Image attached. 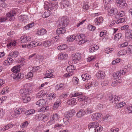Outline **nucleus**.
Listing matches in <instances>:
<instances>
[{
  "instance_id": "f257e3e1",
  "label": "nucleus",
  "mask_w": 132,
  "mask_h": 132,
  "mask_svg": "<svg viewBox=\"0 0 132 132\" xmlns=\"http://www.w3.org/2000/svg\"><path fill=\"white\" fill-rule=\"evenodd\" d=\"M44 4V8L46 9L47 10L49 11L56 9V8L58 6L57 4H55L54 3H51L50 2H45Z\"/></svg>"
},
{
  "instance_id": "f03ea898",
  "label": "nucleus",
  "mask_w": 132,
  "mask_h": 132,
  "mask_svg": "<svg viewBox=\"0 0 132 132\" xmlns=\"http://www.w3.org/2000/svg\"><path fill=\"white\" fill-rule=\"evenodd\" d=\"M87 98V97L86 96L80 97V98H79V97H77L76 98H72L71 99L68 100V103L69 104H70V103L73 105L75 104H76L77 101H81L85 100Z\"/></svg>"
},
{
  "instance_id": "7ed1b4c3",
  "label": "nucleus",
  "mask_w": 132,
  "mask_h": 132,
  "mask_svg": "<svg viewBox=\"0 0 132 132\" xmlns=\"http://www.w3.org/2000/svg\"><path fill=\"white\" fill-rule=\"evenodd\" d=\"M16 14V11L14 10H12L7 13L5 15L6 17L9 18V20L10 21H13L15 19L14 16Z\"/></svg>"
},
{
  "instance_id": "20e7f679",
  "label": "nucleus",
  "mask_w": 132,
  "mask_h": 132,
  "mask_svg": "<svg viewBox=\"0 0 132 132\" xmlns=\"http://www.w3.org/2000/svg\"><path fill=\"white\" fill-rule=\"evenodd\" d=\"M60 26L66 27L69 23V19L65 17H63L59 19Z\"/></svg>"
},
{
  "instance_id": "39448f33",
  "label": "nucleus",
  "mask_w": 132,
  "mask_h": 132,
  "mask_svg": "<svg viewBox=\"0 0 132 132\" xmlns=\"http://www.w3.org/2000/svg\"><path fill=\"white\" fill-rule=\"evenodd\" d=\"M31 92V90L29 89H20L19 93L21 96L29 95Z\"/></svg>"
},
{
  "instance_id": "423d86ee",
  "label": "nucleus",
  "mask_w": 132,
  "mask_h": 132,
  "mask_svg": "<svg viewBox=\"0 0 132 132\" xmlns=\"http://www.w3.org/2000/svg\"><path fill=\"white\" fill-rule=\"evenodd\" d=\"M20 39L21 42L23 43L30 42L31 40V37L29 36L26 35L21 36Z\"/></svg>"
},
{
  "instance_id": "0eeeda50",
  "label": "nucleus",
  "mask_w": 132,
  "mask_h": 132,
  "mask_svg": "<svg viewBox=\"0 0 132 132\" xmlns=\"http://www.w3.org/2000/svg\"><path fill=\"white\" fill-rule=\"evenodd\" d=\"M72 55V60L74 61H78L81 59V54L79 53H76L75 54Z\"/></svg>"
},
{
  "instance_id": "6e6552de",
  "label": "nucleus",
  "mask_w": 132,
  "mask_h": 132,
  "mask_svg": "<svg viewBox=\"0 0 132 132\" xmlns=\"http://www.w3.org/2000/svg\"><path fill=\"white\" fill-rule=\"evenodd\" d=\"M36 105L40 106H44L47 104V101L44 99H40L36 103Z\"/></svg>"
},
{
  "instance_id": "1a4fd4ad",
  "label": "nucleus",
  "mask_w": 132,
  "mask_h": 132,
  "mask_svg": "<svg viewBox=\"0 0 132 132\" xmlns=\"http://www.w3.org/2000/svg\"><path fill=\"white\" fill-rule=\"evenodd\" d=\"M108 12L109 15H112L116 14L118 12V10L116 8H112L108 9Z\"/></svg>"
},
{
  "instance_id": "9d476101",
  "label": "nucleus",
  "mask_w": 132,
  "mask_h": 132,
  "mask_svg": "<svg viewBox=\"0 0 132 132\" xmlns=\"http://www.w3.org/2000/svg\"><path fill=\"white\" fill-rule=\"evenodd\" d=\"M103 20V18L102 17H97L95 19V24L97 25H99L102 23Z\"/></svg>"
},
{
  "instance_id": "9b49d317",
  "label": "nucleus",
  "mask_w": 132,
  "mask_h": 132,
  "mask_svg": "<svg viewBox=\"0 0 132 132\" xmlns=\"http://www.w3.org/2000/svg\"><path fill=\"white\" fill-rule=\"evenodd\" d=\"M125 39L128 41L132 40V33H131V31L128 32L126 33Z\"/></svg>"
},
{
  "instance_id": "f8f14e48",
  "label": "nucleus",
  "mask_w": 132,
  "mask_h": 132,
  "mask_svg": "<svg viewBox=\"0 0 132 132\" xmlns=\"http://www.w3.org/2000/svg\"><path fill=\"white\" fill-rule=\"evenodd\" d=\"M66 31V30L65 27H60L57 29L56 32L57 34L60 35L64 34Z\"/></svg>"
},
{
  "instance_id": "ddd939ff",
  "label": "nucleus",
  "mask_w": 132,
  "mask_h": 132,
  "mask_svg": "<svg viewBox=\"0 0 132 132\" xmlns=\"http://www.w3.org/2000/svg\"><path fill=\"white\" fill-rule=\"evenodd\" d=\"M68 55L66 54L61 53L58 55V59L60 60L66 59L68 56Z\"/></svg>"
},
{
  "instance_id": "4468645a",
  "label": "nucleus",
  "mask_w": 132,
  "mask_h": 132,
  "mask_svg": "<svg viewBox=\"0 0 132 132\" xmlns=\"http://www.w3.org/2000/svg\"><path fill=\"white\" fill-rule=\"evenodd\" d=\"M69 1L65 0L63 1L62 2L61 6L62 8H67L69 7Z\"/></svg>"
},
{
  "instance_id": "2eb2a0df",
  "label": "nucleus",
  "mask_w": 132,
  "mask_h": 132,
  "mask_svg": "<svg viewBox=\"0 0 132 132\" xmlns=\"http://www.w3.org/2000/svg\"><path fill=\"white\" fill-rule=\"evenodd\" d=\"M105 76V74L104 72L101 71H99L96 74V76L97 77L103 78Z\"/></svg>"
},
{
  "instance_id": "dca6fc26",
  "label": "nucleus",
  "mask_w": 132,
  "mask_h": 132,
  "mask_svg": "<svg viewBox=\"0 0 132 132\" xmlns=\"http://www.w3.org/2000/svg\"><path fill=\"white\" fill-rule=\"evenodd\" d=\"M101 115L102 114L100 113L93 114L92 116V118L93 119H98L101 117Z\"/></svg>"
},
{
  "instance_id": "f3484780",
  "label": "nucleus",
  "mask_w": 132,
  "mask_h": 132,
  "mask_svg": "<svg viewBox=\"0 0 132 132\" xmlns=\"http://www.w3.org/2000/svg\"><path fill=\"white\" fill-rule=\"evenodd\" d=\"M82 79L83 81H86L91 78L90 76L87 73L83 74L81 75Z\"/></svg>"
},
{
  "instance_id": "a211bd4d",
  "label": "nucleus",
  "mask_w": 132,
  "mask_h": 132,
  "mask_svg": "<svg viewBox=\"0 0 132 132\" xmlns=\"http://www.w3.org/2000/svg\"><path fill=\"white\" fill-rule=\"evenodd\" d=\"M22 97V100L24 103H27L29 102L30 100V97L29 95L23 96Z\"/></svg>"
},
{
  "instance_id": "6ab92c4d",
  "label": "nucleus",
  "mask_w": 132,
  "mask_h": 132,
  "mask_svg": "<svg viewBox=\"0 0 132 132\" xmlns=\"http://www.w3.org/2000/svg\"><path fill=\"white\" fill-rule=\"evenodd\" d=\"M19 54V53L18 51H15L11 52L9 54V56L12 58L16 57L18 56Z\"/></svg>"
},
{
  "instance_id": "aec40b11",
  "label": "nucleus",
  "mask_w": 132,
  "mask_h": 132,
  "mask_svg": "<svg viewBox=\"0 0 132 132\" xmlns=\"http://www.w3.org/2000/svg\"><path fill=\"white\" fill-rule=\"evenodd\" d=\"M97 125H98V123L97 122H90L89 124L88 127L89 129L92 128H95Z\"/></svg>"
},
{
  "instance_id": "412c9836",
  "label": "nucleus",
  "mask_w": 132,
  "mask_h": 132,
  "mask_svg": "<svg viewBox=\"0 0 132 132\" xmlns=\"http://www.w3.org/2000/svg\"><path fill=\"white\" fill-rule=\"evenodd\" d=\"M46 95L45 92L44 90H42L37 94L36 98H40L43 96H45Z\"/></svg>"
},
{
  "instance_id": "4be33fe9",
  "label": "nucleus",
  "mask_w": 132,
  "mask_h": 132,
  "mask_svg": "<svg viewBox=\"0 0 132 132\" xmlns=\"http://www.w3.org/2000/svg\"><path fill=\"white\" fill-rule=\"evenodd\" d=\"M61 102L60 99H57L56 102L54 103L53 108L54 109H57L60 104Z\"/></svg>"
},
{
  "instance_id": "5701e85b",
  "label": "nucleus",
  "mask_w": 132,
  "mask_h": 132,
  "mask_svg": "<svg viewBox=\"0 0 132 132\" xmlns=\"http://www.w3.org/2000/svg\"><path fill=\"white\" fill-rule=\"evenodd\" d=\"M20 65H18L17 66H14L12 69L11 71L13 72L14 73L18 72L20 70Z\"/></svg>"
},
{
  "instance_id": "b1692460",
  "label": "nucleus",
  "mask_w": 132,
  "mask_h": 132,
  "mask_svg": "<svg viewBox=\"0 0 132 132\" xmlns=\"http://www.w3.org/2000/svg\"><path fill=\"white\" fill-rule=\"evenodd\" d=\"M68 67L67 68V71L68 72L65 75V77H68L69 76H71L73 74V71L70 69H69V70L68 69Z\"/></svg>"
},
{
  "instance_id": "393cba45",
  "label": "nucleus",
  "mask_w": 132,
  "mask_h": 132,
  "mask_svg": "<svg viewBox=\"0 0 132 132\" xmlns=\"http://www.w3.org/2000/svg\"><path fill=\"white\" fill-rule=\"evenodd\" d=\"M85 114V111L83 110H81L77 113L76 116L78 117H81Z\"/></svg>"
},
{
  "instance_id": "a878e982",
  "label": "nucleus",
  "mask_w": 132,
  "mask_h": 132,
  "mask_svg": "<svg viewBox=\"0 0 132 132\" xmlns=\"http://www.w3.org/2000/svg\"><path fill=\"white\" fill-rule=\"evenodd\" d=\"M46 31L44 29H41L37 32V34L40 35H42L46 33Z\"/></svg>"
},
{
  "instance_id": "bb28decb",
  "label": "nucleus",
  "mask_w": 132,
  "mask_h": 132,
  "mask_svg": "<svg viewBox=\"0 0 132 132\" xmlns=\"http://www.w3.org/2000/svg\"><path fill=\"white\" fill-rule=\"evenodd\" d=\"M51 12L50 11L47 10L42 15V17L43 18H46L48 17L51 14Z\"/></svg>"
},
{
  "instance_id": "cd10ccee",
  "label": "nucleus",
  "mask_w": 132,
  "mask_h": 132,
  "mask_svg": "<svg viewBox=\"0 0 132 132\" xmlns=\"http://www.w3.org/2000/svg\"><path fill=\"white\" fill-rule=\"evenodd\" d=\"M11 114L12 117L14 118H16L19 115V114L15 110L12 111L11 112Z\"/></svg>"
},
{
  "instance_id": "c85d7f7f",
  "label": "nucleus",
  "mask_w": 132,
  "mask_h": 132,
  "mask_svg": "<svg viewBox=\"0 0 132 132\" xmlns=\"http://www.w3.org/2000/svg\"><path fill=\"white\" fill-rule=\"evenodd\" d=\"M125 102H121L117 104L116 106L115 107L117 109H119L124 106L125 105Z\"/></svg>"
},
{
  "instance_id": "c756f323",
  "label": "nucleus",
  "mask_w": 132,
  "mask_h": 132,
  "mask_svg": "<svg viewBox=\"0 0 132 132\" xmlns=\"http://www.w3.org/2000/svg\"><path fill=\"white\" fill-rule=\"evenodd\" d=\"M121 30H126V32L130 31H132L131 29H129V26L127 25H125L123 26L121 28Z\"/></svg>"
},
{
  "instance_id": "7c9ffc66",
  "label": "nucleus",
  "mask_w": 132,
  "mask_h": 132,
  "mask_svg": "<svg viewBox=\"0 0 132 132\" xmlns=\"http://www.w3.org/2000/svg\"><path fill=\"white\" fill-rule=\"evenodd\" d=\"M122 34L120 33H118L114 37V40L117 41L122 37Z\"/></svg>"
},
{
  "instance_id": "2f4dec72",
  "label": "nucleus",
  "mask_w": 132,
  "mask_h": 132,
  "mask_svg": "<svg viewBox=\"0 0 132 132\" xmlns=\"http://www.w3.org/2000/svg\"><path fill=\"white\" fill-rule=\"evenodd\" d=\"M59 118L57 114L56 113L53 114V115L51 116V119L53 121H55L57 120Z\"/></svg>"
},
{
  "instance_id": "473e14b6",
  "label": "nucleus",
  "mask_w": 132,
  "mask_h": 132,
  "mask_svg": "<svg viewBox=\"0 0 132 132\" xmlns=\"http://www.w3.org/2000/svg\"><path fill=\"white\" fill-rule=\"evenodd\" d=\"M76 38V36H69L67 37V40L68 42H71L73 41Z\"/></svg>"
},
{
  "instance_id": "72a5a7b5",
  "label": "nucleus",
  "mask_w": 132,
  "mask_h": 132,
  "mask_svg": "<svg viewBox=\"0 0 132 132\" xmlns=\"http://www.w3.org/2000/svg\"><path fill=\"white\" fill-rule=\"evenodd\" d=\"M13 126L12 124H11V123H10L6 125L3 128V131H4L10 128H12Z\"/></svg>"
},
{
  "instance_id": "f704fd0d",
  "label": "nucleus",
  "mask_w": 132,
  "mask_h": 132,
  "mask_svg": "<svg viewBox=\"0 0 132 132\" xmlns=\"http://www.w3.org/2000/svg\"><path fill=\"white\" fill-rule=\"evenodd\" d=\"M76 39L78 38L79 39H85V36L83 34H77L76 36Z\"/></svg>"
},
{
  "instance_id": "c9c22d12",
  "label": "nucleus",
  "mask_w": 132,
  "mask_h": 132,
  "mask_svg": "<svg viewBox=\"0 0 132 132\" xmlns=\"http://www.w3.org/2000/svg\"><path fill=\"white\" fill-rule=\"evenodd\" d=\"M103 130V128L102 127L100 126L97 125V126L95 127V128L94 129L95 131V132H100Z\"/></svg>"
},
{
  "instance_id": "e433bc0d",
  "label": "nucleus",
  "mask_w": 132,
  "mask_h": 132,
  "mask_svg": "<svg viewBox=\"0 0 132 132\" xmlns=\"http://www.w3.org/2000/svg\"><path fill=\"white\" fill-rule=\"evenodd\" d=\"M35 112V110L33 109L29 110L26 111L25 114L26 115L28 116L34 114Z\"/></svg>"
},
{
  "instance_id": "4c0bfd02",
  "label": "nucleus",
  "mask_w": 132,
  "mask_h": 132,
  "mask_svg": "<svg viewBox=\"0 0 132 132\" xmlns=\"http://www.w3.org/2000/svg\"><path fill=\"white\" fill-rule=\"evenodd\" d=\"M64 88V85L62 83H61L60 85H57L55 87V89L56 90H59V89H62Z\"/></svg>"
},
{
  "instance_id": "58836bf2",
  "label": "nucleus",
  "mask_w": 132,
  "mask_h": 132,
  "mask_svg": "<svg viewBox=\"0 0 132 132\" xmlns=\"http://www.w3.org/2000/svg\"><path fill=\"white\" fill-rule=\"evenodd\" d=\"M127 53V51L126 50H122L119 51L118 53V55L119 56L123 55L126 54Z\"/></svg>"
},
{
  "instance_id": "ea45409f",
  "label": "nucleus",
  "mask_w": 132,
  "mask_h": 132,
  "mask_svg": "<svg viewBox=\"0 0 132 132\" xmlns=\"http://www.w3.org/2000/svg\"><path fill=\"white\" fill-rule=\"evenodd\" d=\"M104 96L103 93H100L96 95V98L98 100H101L103 98Z\"/></svg>"
},
{
  "instance_id": "a19ab883",
  "label": "nucleus",
  "mask_w": 132,
  "mask_h": 132,
  "mask_svg": "<svg viewBox=\"0 0 132 132\" xmlns=\"http://www.w3.org/2000/svg\"><path fill=\"white\" fill-rule=\"evenodd\" d=\"M67 47V45L66 44L62 45L57 47L59 50H64Z\"/></svg>"
},
{
  "instance_id": "79ce46f5",
  "label": "nucleus",
  "mask_w": 132,
  "mask_h": 132,
  "mask_svg": "<svg viewBox=\"0 0 132 132\" xmlns=\"http://www.w3.org/2000/svg\"><path fill=\"white\" fill-rule=\"evenodd\" d=\"M56 97V95L55 94H51L48 96V98L50 100H52L55 98Z\"/></svg>"
},
{
  "instance_id": "37998d69",
  "label": "nucleus",
  "mask_w": 132,
  "mask_h": 132,
  "mask_svg": "<svg viewBox=\"0 0 132 132\" xmlns=\"http://www.w3.org/2000/svg\"><path fill=\"white\" fill-rule=\"evenodd\" d=\"M15 110L16 111L19 115L21 114L22 112H23L25 110V109L24 108H17Z\"/></svg>"
},
{
  "instance_id": "c03bdc74",
  "label": "nucleus",
  "mask_w": 132,
  "mask_h": 132,
  "mask_svg": "<svg viewBox=\"0 0 132 132\" xmlns=\"http://www.w3.org/2000/svg\"><path fill=\"white\" fill-rule=\"evenodd\" d=\"M113 77L115 79H118L120 77V75L118 72L114 73L113 75Z\"/></svg>"
},
{
  "instance_id": "a18cd8bd",
  "label": "nucleus",
  "mask_w": 132,
  "mask_h": 132,
  "mask_svg": "<svg viewBox=\"0 0 132 132\" xmlns=\"http://www.w3.org/2000/svg\"><path fill=\"white\" fill-rule=\"evenodd\" d=\"M127 72V70L126 68H124L120 70L118 72H119L120 75H124Z\"/></svg>"
},
{
  "instance_id": "49530a36",
  "label": "nucleus",
  "mask_w": 132,
  "mask_h": 132,
  "mask_svg": "<svg viewBox=\"0 0 132 132\" xmlns=\"http://www.w3.org/2000/svg\"><path fill=\"white\" fill-rule=\"evenodd\" d=\"M51 44V43L50 41H46L43 43V46L45 47H47L50 46Z\"/></svg>"
},
{
  "instance_id": "de8ad7c7",
  "label": "nucleus",
  "mask_w": 132,
  "mask_h": 132,
  "mask_svg": "<svg viewBox=\"0 0 132 132\" xmlns=\"http://www.w3.org/2000/svg\"><path fill=\"white\" fill-rule=\"evenodd\" d=\"M71 97H76L78 96H79L78 97H79V98H80V97H83V96H82L81 94H80L79 93H75L72 94L71 95Z\"/></svg>"
},
{
  "instance_id": "09e8293b",
  "label": "nucleus",
  "mask_w": 132,
  "mask_h": 132,
  "mask_svg": "<svg viewBox=\"0 0 132 132\" xmlns=\"http://www.w3.org/2000/svg\"><path fill=\"white\" fill-rule=\"evenodd\" d=\"M19 20L25 22L27 20L26 18V16L25 15H21L19 17Z\"/></svg>"
},
{
  "instance_id": "8fccbe9b",
  "label": "nucleus",
  "mask_w": 132,
  "mask_h": 132,
  "mask_svg": "<svg viewBox=\"0 0 132 132\" xmlns=\"http://www.w3.org/2000/svg\"><path fill=\"white\" fill-rule=\"evenodd\" d=\"M33 76V74L32 72H29L27 75L25 76L26 78L27 79H31Z\"/></svg>"
},
{
  "instance_id": "3c124183",
  "label": "nucleus",
  "mask_w": 132,
  "mask_h": 132,
  "mask_svg": "<svg viewBox=\"0 0 132 132\" xmlns=\"http://www.w3.org/2000/svg\"><path fill=\"white\" fill-rule=\"evenodd\" d=\"M74 113L75 111L73 110H71L69 111V113L67 114V116L71 117L73 116Z\"/></svg>"
},
{
  "instance_id": "603ef678",
  "label": "nucleus",
  "mask_w": 132,
  "mask_h": 132,
  "mask_svg": "<svg viewBox=\"0 0 132 132\" xmlns=\"http://www.w3.org/2000/svg\"><path fill=\"white\" fill-rule=\"evenodd\" d=\"M8 89L7 87L3 88L1 92V93L3 95L4 94L7 93L8 92Z\"/></svg>"
},
{
  "instance_id": "864d4df0",
  "label": "nucleus",
  "mask_w": 132,
  "mask_h": 132,
  "mask_svg": "<svg viewBox=\"0 0 132 132\" xmlns=\"http://www.w3.org/2000/svg\"><path fill=\"white\" fill-rule=\"evenodd\" d=\"M44 74L45 75V78H53L54 77V76L53 75L52 73H46V72Z\"/></svg>"
},
{
  "instance_id": "5fc2aeb1",
  "label": "nucleus",
  "mask_w": 132,
  "mask_h": 132,
  "mask_svg": "<svg viewBox=\"0 0 132 132\" xmlns=\"http://www.w3.org/2000/svg\"><path fill=\"white\" fill-rule=\"evenodd\" d=\"M28 121H26L21 124V127L22 128H23L27 126L28 125Z\"/></svg>"
},
{
  "instance_id": "6e6d98bb",
  "label": "nucleus",
  "mask_w": 132,
  "mask_h": 132,
  "mask_svg": "<svg viewBox=\"0 0 132 132\" xmlns=\"http://www.w3.org/2000/svg\"><path fill=\"white\" fill-rule=\"evenodd\" d=\"M125 19L124 18H121L117 20V23L119 24L120 23H122L125 21Z\"/></svg>"
},
{
  "instance_id": "4d7b16f0",
  "label": "nucleus",
  "mask_w": 132,
  "mask_h": 132,
  "mask_svg": "<svg viewBox=\"0 0 132 132\" xmlns=\"http://www.w3.org/2000/svg\"><path fill=\"white\" fill-rule=\"evenodd\" d=\"M43 114H39L36 115V119H38V120L40 121L42 120V117Z\"/></svg>"
},
{
  "instance_id": "13d9d810",
  "label": "nucleus",
  "mask_w": 132,
  "mask_h": 132,
  "mask_svg": "<svg viewBox=\"0 0 132 132\" xmlns=\"http://www.w3.org/2000/svg\"><path fill=\"white\" fill-rule=\"evenodd\" d=\"M72 81L75 84H77L78 83L79 79L76 77H74L73 78Z\"/></svg>"
},
{
  "instance_id": "bf43d9fd",
  "label": "nucleus",
  "mask_w": 132,
  "mask_h": 132,
  "mask_svg": "<svg viewBox=\"0 0 132 132\" xmlns=\"http://www.w3.org/2000/svg\"><path fill=\"white\" fill-rule=\"evenodd\" d=\"M63 127V126L62 124L58 123L54 127L57 128V129H60L62 127Z\"/></svg>"
},
{
  "instance_id": "052dcab7",
  "label": "nucleus",
  "mask_w": 132,
  "mask_h": 132,
  "mask_svg": "<svg viewBox=\"0 0 132 132\" xmlns=\"http://www.w3.org/2000/svg\"><path fill=\"white\" fill-rule=\"evenodd\" d=\"M109 83V82L107 80H105L104 81H102L101 84V86H103L107 85Z\"/></svg>"
},
{
  "instance_id": "680f3d73",
  "label": "nucleus",
  "mask_w": 132,
  "mask_h": 132,
  "mask_svg": "<svg viewBox=\"0 0 132 132\" xmlns=\"http://www.w3.org/2000/svg\"><path fill=\"white\" fill-rule=\"evenodd\" d=\"M113 48H106L105 51V52L108 54L110 53H111L113 50Z\"/></svg>"
},
{
  "instance_id": "e2e57ef3",
  "label": "nucleus",
  "mask_w": 132,
  "mask_h": 132,
  "mask_svg": "<svg viewBox=\"0 0 132 132\" xmlns=\"http://www.w3.org/2000/svg\"><path fill=\"white\" fill-rule=\"evenodd\" d=\"M16 42L15 41H14L13 42H10L9 43V44L7 45L9 46H15L16 44Z\"/></svg>"
},
{
  "instance_id": "0e129e2a",
  "label": "nucleus",
  "mask_w": 132,
  "mask_h": 132,
  "mask_svg": "<svg viewBox=\"0 0 132 132\" xmlns=\"http://www.w3.org/2000/svg\"><path fill=\"white\" fill-rule=\"evenodd\" d=\"M34 42H31L28 45V48H31L35 46V45H34Z\"/></svg>"
},
{
  "instance_id": "69168bd1",
  "label": "nucleus",
  "mask_w": 132,
  "mask_h": 132,
  "mask_svg": "<svg viewBox=\"0 0 132 132\" xmlns=\"http://www.w3.org/2000/svg\"><path fill=\"white\" fill-rule=\"evenodd\" d=\"M120 98L119 97L117 96H114L113 98V102H118L120 100Z\"/></svg>"
},
{
  "instance_id": "338daca9",
  "label": "nucleus",
  "mask_w": 132,
  "mask_h": 132,
  "mask_svg": "<svg viewBox=\"0 0 132 132\" xmlns=\"http://www.w3.org/2000/svg\"><path fill=\"white\" fill-rule=\"evenodd\" d=\"M89 29L90 31H94L95 30L96 28L95 27L92 25H89L88 26Z\"/></svg>"
},
{
  "instance_id": "774afa93",
  "label": "nucleus",
  "mask_w": 132,
  "mask_h": 132,
  "mask_svg": "<svg viewBox=\"0 0 132 132\" xmlns=\"http://www.w3.org/2000/svg\"><path fill=\"white\" fill-rule=\"evenodd\" d=\"M128 51L130 53H132V46L131 45H129L128 47Z\"/></svg>"
}]
</instances>
